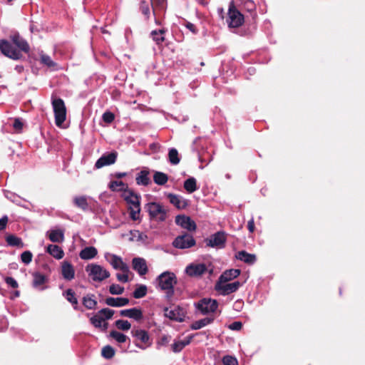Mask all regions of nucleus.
Listing matches in <instances>:
<instances>
[{"label": "nucleus", "instance_id": "nucleus-30", "mask_svg": "<svg viewBox=\"0 0 365 365\" xmlns=\"http://www.w3.org/2000/svg\"><path fill=\"white\" fill-rule=\"evenodd\" d=\"M48 238L53 242H62L64 240V233L61 230H52L48 233Z\"/></svg>", "mask_w": 365, "mask_h": 365}, {"label": "nucleus", "instance_id": "nucleus-8", "mask_svg": "<svg viewBox=\"0 0 365 365\" xmlns=\"http://www.w3.org/2000/svg\"><path fill=\"white\" fill-rule=\"evenodd\" d=\"M195 306L202 314L205 315L216 312L218 303L217 300L211 298H202L195 303Z\"/></svg>", "mask_w": 365, "mask_h": 365}, {"label": "nucleus", "instance_id": "nucleus-11", "mask_svg": "<svg viewBox=\"0 0 365 365\" xmlns=\"http://www.w3.org/2000/svg\"><path fill=\"white\" fill-rule=\"evenodd\" d=\"M187 312L184 308L177 306L173 309L169 310L168 307L164 309V314L170 320L182 322L185 321Z\"/></svg>", "mask_w": 365, "mask_h": 365}, {"label": "nucleus", "instance_id": "nucleus-56", "mask_svg": "<svg viewBox=\"0 0 365 365\" xmlns=\"http://www.w3.org/2000/svg\"><path fill=\"white\" fill-rule=\"evenodd\" d=\"M242 324L240 322H234L229 325V329L234 331H239L242 329Z\"/></svg>", "mask_w": 365, "mask_h": 365}, {"label": "nucleus", "instance_id": "nucleus-43", "mask_svg": "<svg viewBox=\"0 0 365 365\" xmlns=\"http://www.w3.org/2000/svg\"><path fill=\"white\" fill-rule=\"evenodd\" d=\"M105 321V319L102 316L96 314L90 319L91 324L96 328H101L102 323Z\"/></svg>", "mask_w": 365, "mask_h": 365}, {"label": "nucleus", "instance_id": "nucleus-34", "mask_svg": "<svg viewBox=\"0 0 365 365\" xmlns=\"http://www.w3.org/2000/svg\"><path fill=\"white\" fill-rule=\"evenodd\" d=\"M153 181L158 185H164L168 181V176L163 172L155 171L153 175Z\"/></svg>", "mask_w": 365, "mask_h": 365}, {"label": "nucleus", "instance_id": "nucleus-29", "mask_svg": "<svg viewBox=\"0 0 365 365\" xmlns=\"http://www.w3.org/2000/svg\"><path fill=\"white\" fill-rule=\"evenodd\" d=\"M63 296L72 304L74 309L78 310V302L73 289H68L63 293Z\"/></svg>", "mask_w": 365, "mask_h": 365}, {"label": "nucleus", "instance_id": "nucleus-27", "mask_svg": "<svg viewBox=\"0 0 365 365\" xmlns=\"http://www.w3.org/2000/svg\"><path fill=\"white\" fill-rule=\"evenodd\" d=\"M98 254V250L94 247H86L83 249L79 256L82 259H91L94 258Z\"/></svg>", "mask_w": 365, "mask_h": 365}, {"label": "nucleus", "instance_id": "nucleus-24", "mask_svg": "<svg viewBox=\"0 0 365 365\" xmlns=\"http://www.w3.org/2000/svg\"><path fill=\"white\" fill-rule=\"evenodd\" d=\"M106 304L110 307H120L127 305L129 303L128 298L123 297H107L105 301Z\"/></svg>", "mask_w": 365, "mask_h": 365}, {"label": "nucleus", "instance_id": "nucleus-1", "mask_svg": "<svg viewBox=\"0 0 365 365\" xmlns=\"http://www.w3.org/2000/svg\"><path fill=\"white\" fill-rule=\"evenodd\" d=\"M11 40V42L4 39L1 40L0 50L4 56L14 60L19 59L21 58L23 51L19 34L12 35Z\"/></svg>", "mask_w": 365, "mask_h": 365}, {"label": "nucleus", "instance_id": "nucleus-39", "mask_svg": "<svg viewBox=\"0 0 365 365\" xmlns=\"http://www.w3.org/2000/svg\"><path fill=\"white\" fill-rule=\"evenodd\" d=\"M169 161L173 165H178L180 158H179L178 152L175 148H171L168 153Z\"/></svg>", "mask_w": 365, "mask_h": 365}, {"label": "nucleus", "instance_id": "nucleus-64", "mask_svg": "<svg viewBox=\"0 0 365 365\" xmlns=\"http://www.w3.org/2000/svg\"><path fill=\"white\" fill-rule=\"evenodd\" d=\"M126 175H127L126 173H116L114 174V176L118 179L125 177Z\"/></svg>", "mask_w": 365, "mask_h": 365}, {"label": "nucleus", "instance_id": "nucleus-44", "mask_svg": "<svg viewBox=\"0 0 365 365\" xmlns=\"http://www.w3.org/2000/svg\"><path fill=\"white\" fill-rule=\"evenodd\" d=\"M41 62L48 68H54L57 64L52 61L51 57L46 54L41 55Z\"/></svg>", "mask_w": 365, "mask_h": 365}, {"label": "nucleus", "instance_id": "nucleus-49", "mask_svg": "<svg viewBox=\"0 0 365 365\" xmlns=\"http://www.w3.org/2000/svg\"><path fill=\"white\" fill-rule=\"evenodd\" d=\"M151 4L153 9V14H155V7L159 8L160 9H163L165 7V4H166V0H150Z\"/></svg>", "mask_w": 365, "mask_h": 365}, {"label": "nucleus", "instance_id": "nucleus-41", "mask_svg": "<svg viewBox=\"0 0 365 365\" xmlns=\"http://www.w3.org/2000/svg\"><path fill=\"white\" fill-rule=\"evenodd\" d=\"M115 349L110 345L105 346L103 347L101 351V355L107 359H112L115 355Z\"/></svg>", "mask_w": 365, "mask_h": 365}, {"label": "nucleus", "instance_id": "nucleus-28", "mask_svg": "<svg viewBox=\"0 0 365 365\" xmlns=\"http://www.w3.org/2000/svg\"><path fill=\"white\" fill-rule=\"evenodd\" d=\"M126 193L128 195L125 196V200L133 207H140V196L131 190H128Z\"/></svg>", "mask_w": 365, "mask_h": 365}, {"label": "nucleus", "instance_id": "nucleus-21", "mask_svg": "<svg viewBox=\"0 0 365 365\" xmlns=\"http://www.w3.org/2000/svg\"><path fill=\"white\" fill-rule=\"evenodd\" d=\"M240 269H231L225 271L219 277L218 282L220 283H225L237 278L240 274Z\"/></svg>", "mask_w": 365, "mask_h": 365}, {"label": "nucleus", "instance_id": "nucleus-12", "mask_svg": "<svg viewBox=\"0 0 365 365\" xmlns=\"http://www.w3.org/2000/svg\"><path fill=\"white\" fill-rule=\"evenodd\" d=\"M106 258L113 269H120L123 272H130L128 264L123 261L120 257L114 254H107Z\"/></svg>", "mask_w": 365, "mask_h": 365}, {"label": "nucleus", "instance_id": "nucleus-54", "mask_svg": "<svg viewBox=\"0 0 365 365\" xmlns=\"http://www.w3.org/2000/svg\"><path fill=\"white\" fill-rule=\"evenodd\" d=\"M128 273L129 272H123V274L117 273L116 278L119 282L125 283L129 280Z\"/></svg>", "mask_w": 365, "mask_h": 365}, {"label": "nucleus", "instance_id": "nucleus-4", "mask_svg": "<svg viewBox=\"0 0 365 365\" xmlns=\"http://www.w3.org/2000/svg\"><path fill=\"white\" fill-rule=\"evenodd\" d=\"M131 334L135 338V345L141 349H145L152 344V340L148 332L144 329L133 328L131 330Z\"/></svg>", "mask_w": 365, "mask_h": 365}, {"label": "nucleus", "instance_id": "nucleus-55", "mask_svg": "<svg viewBox=\"0 0 365 365\" xmlns=\"http://www.w3.org/2000/svg\"><path fill=\"white\" fill-rule=\"evenodd\" d=\"M5 281L6 284L12 288H17L19 286L17 282L12 277H7L5 278Z\"/></svg>", "mask_w": 365, "mask_h": 365}, {"label": "nucleus", "instance_id": "nucleus-31", "mask_svg": "<svg viewBox=\"0 0 365 365\" xmlns=\"http://www.w3.org/2000/svg\"><path fill=\"white\" fill-rule=\"evenodd\" d=\"M213 321H214V318H212V317H206V318L195 321L190 325V329L192 330L200 329L205 327L206 325L211 324Z\"/></svg>", "mask_w": 365, "mask_h": 365}, {"label": "nucleus", "instance_id": "nucleus-63", "mask_svg": "<svg viewBox=\"0 0 365 365\" xmlns=\"http://www.w3.org/2000/svg\"><path fill=\"white\" fill-rule=\"evenodd\" d=\"M199 334L200 333H197V334ZM195 335H197V334H195ZM194 336H195V334L189 335L188 336H187V338L185 340L182 341L183 342V344H185V346H186L187 345H188L191 342V341L193 339Z\"/></svg>", "mask_w": 365, "mask_h": 365}, {"label": "nucleus", "instance_id": "nucleus-50", "mask_svg": "<svg viewBox=\"0 0 365 365\" xmlns=\"http://www.w3.org/2000/svg\"><path fill=\"white\" fill-rule=\"evenodd\" d=\"M140 208V207H130V217L133 220L138 219Z\"/></svg>", "mask_w": 365, "mask_h": 365}, {"label": "nucleus", "instance_id": "nucleus-25", "mask_svg": "<svg viewBox=\"0 0 365 365\" xmlns=\"http://www.w3.org/2000/svg\"><path fill=\"white\" fill-rule=\"evenodd\" d=\"M46 252L57 259H61L64 256V252L61 247L56 245H49L46 247Z\"/></svg>", "mask_w": 365, "mask_h": 365}, {"label": "nucleus", "instance_id": "nucleus-57", "mask_svg": "<svg viewBox=\"0 0 365 365\" xmlns=\"http://www.w3.org/2000/svg\"><path fill=\"white\" fill-rule=\"evenodd\" d=\"M32 254L30 251H24V264H29L31 262Z\"/></svg>", "mask_w": 365, "mask_h": 365}, {"label": "nucleus", "instance_id": "nucleus-60", "mask_svg": "<svg viewBox=\"0 0 365 365\" xmlns=\"http://www.w3.org/2000/svg\"><path fill=\"white\" fill-rule=\"evenodd\" d=\"M247 228L251 233L255 232V221H254L253 217L248 221Z\"/></svg>", "mask_w": 365, "mask_h": 365}, {"label": "nucleus", "instance_id": "nucleus-52", "mask_svg": "<svg viewBox=\"0 0 365 365\" xmlns=\"http://www.w3.org/2000/svg\"><path fill=\"white\" fill-rule=\"evenodd\" d=\"M185 348V344L182 341H175L172 344V351L175 353L181 351Z\"/></svg>", "mask_w": 365, "mask_h": 365}, {"label": "nucleus", "instance_id": "nucleus-16", "mask_svg": "<svg viewBox=\"0 0 365 365\" xmlns=\"http://www.w3.org/2000/svg\"><path fill=\"white\" fill-rule=\"evenodd\" d=\"M175 223L188 231H195L197 228L195 222L185 215H178L175 217Z\"/></svg>", "mask_w": 365, "mask_h": 365}, {"label": "nucleus", "instance_id": "nucleus-7", "mask_svg": "<svg viewBox=\"0 0 365 365\" xmlns=\"http://www.w3.org/2000/svg\"><path fill=\"white\" fill-rule=\"evenodd\" d=\"M145 209L151 219L163 222L167 218V210L160 203L149 202L145 205Z\"/></svg>", "mask_w": 365, "mask_h": 365}, {"label": "nucleus", "instance_id": "nucleus-62", "mask_svg": "<svg viewBox=\"0 0 365 365\" xmlns=\"http://www.w3.org/2000/svg\"><path fill=\"white\" fill-rule=\"evenodd\" d=\"M8 222V217L6 216L3 217L0 219V230H4Z\"/></svg>", "mask_w": 365, "mask_h": 365}, {"label": "nucleus", "instance_id": "nucleus-45", "mask_svg": "<svg viewBox=\"0 0 365 365\" xmlns=\"http://www.w3.org/2000/svg\"><path fill=\"white\" fill-rule=\"evenodd\" d=\"M115 311L113 309H110L108 308H103L98 311L97 314H99V316H102L105 319V320H106L111 319Z\"/></svg>", "mask_w": 365, "mask_h": 365}, {"label": "nucleus", "instance_id": "nucleus-6", "mask_svg": "<svg viewBox=\"0 0 365 365\" xmlns=\"http://www.w3.org/2000/svg\"><path fill=\"white\" fill-rule=\"evenodd\" d=\"M88 276L95 282H102L110 277V272L101 265L91 264L86 267Z\"/></svg>", "mask_w": 365, "mask_h": 365}, {"label": "nucleus", "instance_id": "nucleus-20", "mask_svg": "<svg viewBox=\"0 0 365 365\" xmlns=\"http://www.w3.org/2000/svg\"><path fill=\"white\" fill-rule=\"evenodd\" d=\"M167 197L170 202L179 210L185 209L188 205L187 201L178 195L168 193Z\"/></svg>", "mask_w": 365, "mask_h": 365}, {"label": "nucleus", "instance_id": "nucleus-2", "mask_svg": "<svg viewBox=\"0 0 365 365\" xmlns=\"http://www.w3.org/2000/svg\"><path fill=\"white\" fill-rule=\"evenodd\" d=\"M157 282L160 289L165 292L168 299L174 295V285L177 284L175 274L170 272H164L157 277Z\"/></svg>", "mask_w": 365, "mask_h": 365}, {"label": "nucleus", "instance_id": "nucleus-26", "mask_svg": "<svg viewBox=\"0 0 365 365\" xmlns=\"http://www.w3.org/2000/svg\"><path fill=\"white\" fill-rule=\"evenodd\" d=\"M82 304L88 309H95L98 302L94 294H88L83 297Z\"/></svg>", "mask_w": 365, "mask_h": 365}, {"label": "nucleus", "instance_id": "nucleus-33", "mask_svg": "<svg viewBox=\"0 0 365 365\" xmlns=\"http://www.w3.org/2000/svg\"><path fill=\"white\" fill-rule=\"evenodd\" d=\"M184 189L188 193H192L197 190V181L195 178L190 177L184 182Z\"/></svg>", "mask_w": 365, "mask_h": 365}, {"label": "nucleus", "instance_id": "nucleus-37", "mask_svg": "<svg viewBox=\"0 0 365 365\" xmlns=\"http://www.w3.org/2000/svg\"><path fill=\"white\" fill-rule=\"evenodd\" d=\"M46 277L44 274L36 272L33 274V285L35 287L43 284L46 282Z\"/></svg>", "mask_w": 365, "mask_h": 365}, {"label": "nucleus", "instance_id": "nucleus-19", "mask_svg": "<svg viewBox=\"0 0 365 365\" xmlns=\"http://www.w3.org/2000/svg\"><path fill=\"white\" fill-rule=\"evenodd\" d=\"M120 314L122 317H129L136 321H140L143 318V312L138 308H131L128 309H123L120 312Z\"/></svg>", "mask_w": 365, "mask_h": 365}, {"label": "nucleus", "instance_id": "nucleus-14", "mask_svg": "<svg viewBox=\"0 0 365 365\" xmlns=\"http://www.w3.org/2000/svg\"><path fill=\"white\" fill-rule=\"evenodd\" d=\"M117 153L111 152L108 154L103 155L96 163L95 167L97 169L101 168L106 165H110L116 161L117 159Z\"/></svg>", "mask_w": 365, "mask_h": 365}, {"label": "nucleus", "instance_id": "nucleus-53", "mask_svg": "<svg viewBox=\"0 0 365 365\" xmlns=\"http://www.w3.org/2000/svg\"><path fill=\"white\" fill-rule=\"evenodd\" d=\"M6 242L9 245L15 246L20 245L21 239L14 235H9L6 237Z\"/></svg>", "mask_w": 365, "mask_h": 365}, {"label": "nucleus", "instance_id": "nucleus-58", "mask_svg": "<svg viewBox=\"0 0 365 365\" xmlns=\"http://www.w3.org/2000/svg\"><path fill=\"white\" fill-rule=\"evenodd\" d=\"M169 341H170V336L164 335L160 338V341H158V344L162 345V346H165L168 344Z\"/></svg>", "mask_w": 365, "mask_h": 365}, {"label": "nucleus", "instance_id": "nucleus-17", "mask_svg": "<svg viewBox=\"0 0 365 365\" xmlns=\"http://www.w3.org/2000/svg\"><path fill=\"white\" fill-rule=\"evenodd\" d=\"M61 273L63 278L67 281H71L75 277V269L73 264L68 262H61Z\"/></svg>", "mask_w": 365, "mask_h": 365}, {"label": "nucleus", "instance_id": "nucleus-42", "mask_svg": "<svg viewBox=\"0 0 365 365\" xmlns=\"http://www.w3.org/2000/svg\"><path fill=\"white\" fill-rule=\"evenodd\" d=\"M115 326L118 329L128 331L131 328V324L127 320L118 319L115 321Z\"/></svg>", "mask_w": 365, "mask_h": 365}, {"label": "nucleus", "instance_id": "nucleus-47", "mask_svg": "<svg viewBox=\"0 0 365 365\" xmlns=\"http://www.w3.org/2000/svg\"><path fill=\"white\" fill-rule=\"evenodd\" d=\"M140 9L142 14H143L146 16V19H148L150 15V8L148 4L145 1H142L140 2Z\"/></svg>", "mask_w": 365, "mask_h": 365}, {"label": "nucleus", "instance_id": "nucleus-9", "mask_svg": "<svg viewBox=\"0 0 365 365\" xmlns=\"http://www.w3.org/2000/svg\"><path fill=\"white\" fill-rule=\"evenodd\" d=\"M226 241L227 234L223 231H218L205 240L206 246L218 249L224 248Z\"/></svg>", "mask_w": 365, "mask_h": 365}, {"label": "nucleus", "instance_id": "nucleus-46", "mask_svg": "<svg viewBox=\"0 0 365 365\" xmlns=\"http://www.w3.org/2000/svg\"><path fill=\"white\" fill-rule=\"evenodd\" d=\"M124 292V287L119 284H113L109 287V292L111 294H121Z\"/></svg>", "mask_w": 365, "mask_h": 365}, {"label": "nucleus", "instance_id": "nucleus-3", "mask_svg": "<svg viewBox=\"0 0 365 365\" xmlns=\"http://www.w3.org/2000/svg\"><path fill=\"white\" fill-rule=\"evenodd\" d=\"M51 104L54 113L56 126L61 127L66 118V107L63 100L56 96H51Z\"/></svg>", "mask_w": 365, "mask_h": 365}, {"label": "nucleus", "instance_id": "nucleus-51", "mask_svg": "<svg viewBox=\"0 0 365 365\" xmlns=\"http://www.w3.org/2000/svg\"><path fill=\"white\" fill-rule=\"evenodd\" d=\"M102 119L106 123H111L115 119V115L112 112L106 111L103 114Z\"/></svg>", "mask_w": 365, "mask_h": 365}, {"label": "nucleus", "instance_id": "nucleus-38", "mask_svg": "<svg viewBox=\"0 0 365 365\" xmlns=\"http://www.w3.org/2000/svg\"><path fill=\"white\" fill-rule=\"evenodd\" d=\"M164 29H160L158 31H153L151 32V36L153 39L156 42L157 44H160L165 41V38L163 34H165Z\"/></svg>", "mask_w": 365, "mask_h": 365}, {"label": "nucleus", "instance_id": "nucleus-10", "mask_svg": "<svg viewBox=\"0 0 365 365\" xmlns=\"http://www.w3.org/2000/svg\"><path fill=\"white\" fill-rule=\"evenodd\" d=\"M195 245V240L193 237L185 232L184 234L178 236L173 241V245L178 249L190 248Z\"/></svg>", "mask_w": 365, "mask_h": 365}, {"label": "nucleus", "instance_id": "nucleus-22", "mask_svg": "<svg viewBox=\"0 0 365 365\" xmlns=\"http://www.w3.org/2000/svg\"><path fill=\"white\" fill-rule=\"evenodd\" d=\"M149 175L150 171L148 168L142 170L140 173L137 174V176L135 178L137 185L144 186L148 185L151 182Z\"/></svg>", "mask_w": 365, "mask_h": 365}, {"label": "nucleus", "instance_id": "nucleus-61", "mask_svg": "<svg viewBox=\"0 0 365 365\" xmlns=\"http://www.w3.org/2000/svg\"><path fill=\"white\" fill-rule=\"evenodd\" d=\"M186 27L193 34H197V29L196 28V26L190 23V22H187L186 24Z\"/></svg>", "mask_w": 365, "mask_h": 365}, {"label": "nucleus", "instance_id": "nucleus-59", "mask_svg": "<svg viewBox=\"0 0 365 365\" xmlns=\"http://www.w3.org/2000/svg\"><path fill=\"white\" fill-rule=\"evenodd\" d=\"M14 129L16 130V131H21L22 128H23V124L21 122L20 120L19 119H16L14 123Z\"/></svg>", "mask_w": 365, "mask_h": 365}, {"label": "nucleus", "instance_id": "nucleus-13", "mask_svg": "<svg viewBox=\"0 0 365 365\" xmlns=\"http://www.w3.org/2000/svg\"><path fill=\"white\" fill-rule=\"evenodd\" d=\"M240 286L241 284L238 281L232 283H220L217 282L215 285V289L218 291H221L222 295H228L236 292Z\"/></svg>", "mask_w": 365, "mask_h": 365}, {"label": "nucleus", "instance_id": "nucleus-23", "mask_svg": "<svg viewBox=\"0 0 365 365\" xmlns=\"http://www.w3.org/2000/svg\"><path fill=\"white\" fill-rule=\"evenodd\" d=\"M235 257L237 259L242 261L245 263L248 264H253L257 260V257H256L255 255L250 254L245 250L238 252L236 254Z\"/></svg>", "mask_w": 365, "mask_h": 365}, {"label": "nucleus", "instance_id": "nucleus-36", "mask_svg": "<svg viewBox=\"0 0 365 365\" xmlns=\"http://www.w3.org/2000/svg\"><path fill=\"white\" fill-rule=\"evenodd\" d=\"M137 287L133 292V296L135 299H140L147 294L148 288L145 284H137Z\"/></svg>", "mask_w": 365, "mask_h": 365}, {"label": "nucleus", "instance_id": "nucleus-35", "mask_svg": "<svg viewBox=\"0 0 365 365\" xmlns=\"http://www.w3.org/2000/svg\"><path fill=\"white\" fill-rule=\"evenodd\" d=\"M109 188L112 191H124L127 192L128 190V185L124 183L123 181H111L109 184Z\"/></svg>", "mask_w": 365, "mask_h": 365}, {"label": "nucleus", "instance_id": "nucleus-15", "mask_svg": "<svg viewBox=\"0 0 365 365\" xmlns=\"http://www.w3.org/2000/svg\"><path fill=\"white\" fill-rule=\"evenodd\" d=\"M207 266L203 264H190L185 269L187 275L190 277H200L207 271Z\"/></svg>", "mask_w": 365, "mask_h": 365}, {"label": "nucleus", "instance_id": "nucleus-18", "mask_svg": "<svg viewBox=\"0 0 365 365\" xmlns=\"http://www.w3.org/2000/svg\"><path fill=\"white\" fill-rule=\"evenodd\" d=\"M132 267L140 276L145 275L148 271L146 261L143 258H133L132 260Z\"/></svg>", "mask_w": 365, "mask_h": 365}, {"label": "nucleus", "instance_id": "nucleus-48", "mask_svg": "<svg viewBox=\"0 0 365 365\" xmlns=\"http://www.w3.org/2000/svg\"><path fill=\"white\" fill-rule=\"evenodd\" d=\"M222 363L225 365H238V361L236 358L232 356H225L222 358Z\"/></svg>", "mask_w": 365, "mask_h": 365}, {"label": "nucleus", "instance_id": "nucleus-5", "mask_svg": "<svg viewBox=\"0 0 365 365\" xmlns=\"http://www.w3.org/2000/svg\"><path fill=\"white\" fill-rule=\"evenodd\" d=\"M227 24L230 28H239L244 23V16L237 9L235 3L232 1L228 9Z\"/></svg>", "mask_w": 365, "mask_h": 365}, {"label": "nucleus", "instance_id": "nucleus-40", "mask_svg": "<svg viewBox=\"0 0 365 365\" xmlns=\"http://www.w3.org/2000/svg\"><path fill=\"white\" fill-rule=\"evenodd\" d=\"M110 336L118 343H125L128 339V336L123 333L113 330L110 332Z\"/></svg>", "mask_w": 365, "mask_h": 365}, {"label": "nucleus", "instance_id": "nucleus-32", "mask_svg": "<svg viewBox=\"0 0 365 365\" xmlns=\"http://www.w3.org/2000/svg\"><path fill=\"white\" fill-rule=\"evenodd\" d=\"M73 204L83 211L88 210V203L86 196H77L73 198Z\"/></svg>", "mask_w": 365, "mask_h": 365}]
</instances>
